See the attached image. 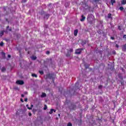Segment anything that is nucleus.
Instances as JSON below:
<instances>
[{"label": "nucleus", "mask_w": 126, "mask_h": 126, "mask_svg": "<svg viewBox=\"0 0 126 126\" xmlns=\"http://www.w3.org/2000/svg\"><path fill=\"white\" fill-rule=\"evenodd\" d=\"M94 20V16H93V14H90L88 16L87 20L88 22H89L90 23H91V22H92V21H93Z\"/></svg>", "instance_id": "f257e3e1"}, {"label": "nucleus", "mask_w": 126, "mask_h": 126, "mask_svg": "<svg viewBox=\"0 0 126 126\" xmlns=\"http://www.w3.org/2000/svg\"><path fill=\"white\" fill-rule=\"evenodd\" d=\"M16 83L19 85H23V84H24V81L22 80H18L16 82Z\"/></svg>", "instance_id": "f03ea898"}, {"label": "nucleus", "mask_w": 126, "mask_h": 126, "mask_svg": "<svg viewBox=\"0 0 126 126\" xmlns=\"http://www.w3.org/2000/svg\"><path fill=\"white\" fill-rule=\"evenodd\" d=\"M82 50H83L82 49H77L75 51V54H76L77 55H79L81 53Z\"/></svg>", "instance_id": "7ed1b4c3"}, {"label": "nucleus", "mask_w": 126, "mask_h": 126, "mask_svg": "<svg viewBox=\"0 0 126 126\" xmlns=\"http://www.w3.org/2000/svg\"><path fill=\"white\" fill-rule=\"evenodd\" d=\"M86 17L83 16V15H82V18L80 19V21H82V22H83L85 20Z\"/></svg>", "instance_id": "20e7f679"}, {"label": "nucleus", "mask_w": 126, "mask_h": 126, "mask_svg": "<svg viewBox=\"0 0 126 126\" xmlns=\"http://www.w3.org/2000/svg\"><path fill=\"white\" fill-rule=\"evenodd\" d=\"M78 33V30H75L74 31V36H77V34Z\"/></svg>", "instance_id": "39448f33"}, {"label": "nucleus", "mask_w": 126, "mask_h": 126, "mask_svg": "<svg viewBox=\"0 0 126 126\" xmlns=\"http://www.w3.org/2000/svg\"><path fill=\"white\" fill-rule=\"evenodd\" d=\"M47 96V94L45 93H42V94L40 95L41 98H44V97H46Z\"/></svg>", "instance_id": "423d86ee"}, {"label": "nucleus", "mask_w": 126, "mask_h": 126, "mask_svg": "<svg viewBox=\"0 0 126 126\" xmlns=\"http://www.w3.org/2000/svg\"><path fill=\"white\" fill-rule=\"evenodd\" d=\"M122 50H123V51H126V44H125V45H124L123 46Z\"/></svg>", "instance_id": "0eeeda50"}, {"label": "nucleus", "mask_w": 126, "mask_h": 126, "mask_svg": "<svg viewBox=\"0 0 126 126\" xmlns=\"http://www.w3.org/2000/svg\"><path fill=\"white\" fill-rule=\"evenodd\" d=\"M121 4H122L123 5H124L125 4H126V0H123L121 1Z\"/></svg>", "instance_id": "6e6552de"}, {"label": "nucleus", "mask_w": 126, "mask_h": 126, "mask_svg": "<svg viewBox=\"0 0 126 126\" xmlns=\"http://www.w3.org/2000/svg\"><path fill=\"white\" fill-rule=\"evenodd\" d=\"M54 112L55 113L56 110H55L53 109H52L50 110V112H49V114H50L51 115V114H53V112Z\"/></svg>", "instance_id": "1a4fd4ad"}, {"label": "nucleus", "mask_w": 126, "mask_h": 126, "mask_svg": "<svg viewBox=\"0 0 126 126\" xmlns=\"http://www.w3.org/2000/svg\"><path fill=\"white\" fill-rule=\"evenodd\" d=\"M50 15L49 14H46L44 16L45 19H48L49 18Z\"/></svg>", "instance_id": "9d476101"}, {"label": "nucleus", "mask_w": 126, "mask_h": 126, "mask_svg": "<svg viewBox=\"0 0 126 126\" xmlns=\"http://www.w3.org/2000/svg\"><path fill=\"white\" fill-rule=\"evenodd\" d=\"M1 70L2 72H3L5 71V70H6V69L5 68V67H2Z\"/></svg>", "instance_id": "9b49d317"}, {"label": "nucleus", "mask_w": 126, "mask_h": 126, "mask_svg": "<svg viewBox=\"0 0 126 126\" xmlns=\"http://www.w3.org/2000/svg\"><path fill=\"white\" fill-rule=\"evenodd\" d=\"M4 33V31H1V32H0V36H2V35H3Z\"/></svg>", "instance_id": "f8f14e48"}, {"label": "nucleus", "mask_w": 126, "mask_h": 126, "mask_svg": "<svg viewBox=\"0 0 126 126\" xmlns=\"http://www.w3.org/2000/svg\"><path fill=\"white\" fill-rule=\"evenodd\" d=\"M33 104H31V107H28V109L29 110H32V108H33Z\"/></svg>", "instance_id": "ddd939ff"}, {"label": "nucleus", "mask_w": 126, "mask_h": 126, "mask_svg": "<svg viewBox=\"0 0 126 126\" xmlns=\"http://www.w3.org/2000/svg\"><path fill=\"white\" fill-rule=\"evenodd\" d=\"M31 59H32V60L35 61V60H36V59H37V57H36L35 56H32L31 57Z\"/></svg>", "instance_id": "4468645a"}, {"label": "nucleus", "mask_w": 126, "mask_h": 126, "mask_svg": "<svg viewBox=\"0 0 126 126\" xmlns=\"http://www.w3.org/2000/svg\"><path fill=\"white\" fill-rule=\"evenodd\" d=\"M115 2H116V0H111V4H112V5H114V3H115Z\"/></svg>", "instance_id": "2eb2a0df"}, {"label": "nucleus", "mask_w": 126, "mask_h": 126, "mask_svg": "<svg viewBox=\"0 0 126 126\" xmlns=\"http://www.w3.org/2000/svg\"><path fill=\"white\" fill-rule=\"evenodd\" d=\"M108 18H112V14L111 13H109L108 15Z\"/></svg>", "instance_id": "dca6fc26"}, {"label": "nucleus", "mask_w": 126, "mask_h": 126, "mask_svg": "<svg viewBox=\"0 0 126 126\" xmlns=\"http://www.w3.org/2000/svg\"><path fill=\"white\" fill-rule=\"evenodd\" d=\"M32 76L33 77H35V78L37 77V75L35 74H32Z\"/></svg>", "instance_id": "f3484780"}, {"label": "nucleus", "mask_w": 126, "mask_h": 126, "mask_svg": "<svg viewBox=\"0 0 126 126\" xmlns=\"http://www.w3.org/2000/svg\"><path fill=\"white\" fill-rule=\"evenodd\" d=\"M73 52V50L72 49H70L69 51H68V53H72Z\"/></svg>", "instance_id": "a211bd4d"}, {"label": "nucleus", "mask_w": 126, "mask_h": 126, "mask_svg": "<svg viewBox=\"0 0 126 126\" xmlns=\"http://www.w3.org/2000/svg\"><path fill=\"white\" fill-rule=\"evenodd\" d=\"M119 9H120L121 11L124 10V7L123 6L120 7Z\"/></svg>", "instance_id": "6ab92c4d"}, {"label": "nucleus", "mask_w": 126, "mask_h": 126, "mask_svg": "<svg viewBox=\"0 0 126 126\" xmlns=\"http://www.w3.org/2000/svg\"><path fill=\"white\" fill-rule=\"evenodd\" d=\"M39 72L41 75L44 74V71H39Z\"/></svg>", "instance_id": "aec40b11"}, {"label": "nucleus", "mask_w": 126, "mask_h": 126, "mask_svg": "<svg viewBox=\"0 0 126 126\" xmlns=\"http://www.w3.org/2000/svg\"><path fill=\"white\" fill-rule=\"evenodd\" d=\"M0 46L1 47H2V46H3V42H1L0 43Z\"/></svg>", "instance_id": "412c9836"}, {"label": "nucleus", "mask_w": 126, "mask_h": 126, "mask_svg": "<svg viewBox=\"0 0 126 126\" xmlns=\"http://www.w3.org/2000/svg\"><path fill=\"white\" fill-rule=\"evenodd\" d=\"M67 126H72V124H71L70 123H68Z\"/></svg>", "instance_id": "4be33fe9"}, {"label": "nucleus", "mask_w": 126, "mask_h": 126, "mask_svg": "<svg viewBox=\"0 0 126 126\" xmlns=\"http://www.w3.org/2000/svg\"><path fill=\"white\" fill-rule=\"evenodd\" d=\"M43 110H47V105H44V107L43 108Z\"/></svg>", "instance_id": "5701e85b"}, {"label": "nucleus", "mask_w": 126, "mask_h": 126, "mask_svg": "<svg viewBox=\"0 0 126 126\" xmlns=\"http://www.w3.org/2000/svg\"><path fill=\"white\" fill-rule=\"evenodd\" d=\"M27 1V0H22V2H26Z\"/></svg>", "instance_id": "b1692460"}, {"label": "nucleus", "mask_w": 126, "mask_h": 126, "mask_svg": "<svg viewBox=\"0 0 126 126\" xmlns=\"http://www.w3.org/2000/svg\"><path fill=\"white\" fill-rule=\"evenodd\" d=\"M118 29L119 30H122V28L121 27V26H119Z\"/></svg>", "instance_id": "393cba45"}, {"label": "nucleus", "mask_w": 126, "mask_h": 126, "mask_svg": "<svg viewBox=\"0 0 126 126\" xmlns=\"http://www.w3.org/2000/svg\"><path fill=\"white\" fill-rule=\"evenodd\" d=\"M28 101V99L27 98H25V101L27 102Z\"/></svg>", "instance_id": "a878e982"}, {"label": "nucleus", "mask_w": 126, "mask_h": 126, "mask_svg": "<svg viewBox=\"0 0 126 126\" xmlns=\"http://www.w3.org/2000/svg\"><path fill=\"white\" fill-rule=\"evenodd\" d=\"M50 54V51H46V54L49 55Z\"/></svg>", "instance_id": "bb28decb"}, {"label": "nucleus", "mask_w": 126, "mask_h": 126, "mask_svg": "<svg viewBox=\"0 0 126 126\" xmlns=\"http://www.w3.org/2000/svg\"><path fill=\"white\" fill-rule=\"evenodd\" d=\"M98 88H99V89H101V88H102V86H98Z\"/></svg>", "instance_id": "cd10ccee"}, {"label": "nucleus", "mask_w": 126, "mask_h": 126, "mask_svg": "<svg viewBox=\"0 0 126 126\" xmlns=\"http://www.w3.org/2000/svg\"><path fill=\"white\" fill-rule=\"evenodd\" d=\"M11 56H10V55H8V58H9V59H10V58H11Z\"/></svg>", "instance_id": "c85d7f7f"}, {"label": "nucleus", "mask_w": 126, "mask_h": 126, "mask_svg": "<svg viewBox=\"0 0 126 126\" xmlns=\"http://www.w3.org/2000/svg\"><path fill=\"white\" fill-rule=\"evenodd\" d=\"M21 102H22L23 103V102H24V101L23 100V99L21 98Z\"/></svg>", "instance_id": "c756f323"}, {"label": "nucleus", "mask_w": 126, "mask_h": 126, "mask_svg": "<svg viewBox=\"0 0 126 126\" xmlns=\"http://www.w3.org/2000/svg\"><path fill=\"white\" fill-rule=\"evenodd\" d=\"M29 116H30V117L32 116V114H31V113H29Z\"/></svg>", "instance_id": "7c9ffc66"}, {"label": "nucleus", "mask_w": 126, "mask_h": 126, "mask_svg": "<svg viewBox=\"0 0 126 126\" xmlns=\"http://www.w3.org/2000/svg\"><path fill=\"white\" fill-rule=\"evenodd\" d=\"M116 48H119V45L118 44H116Z\"/></svg>", "instance_id": "2f4dec72"}, {"label": "nucleus", "mask_w": 126, "mask_h": 126, "mask_svg": "<svg viewBox=\"0 0 126 126\" xmlns=\"http://www.w3.org/2000/svg\"><path fill=\"white\" fill-rule=\"evenodd\" d=\"M111 39H112V40H114V39H115V38H114V37H111Z\"/></svg>", "instance_id": "473e14b6"}, {"label": "nucleus", "mask_w": 126, "mask_h": 126, "mask_svg": "<svg viewBox=\"0 0 126 126\" xmlns=\"http://www.w3.org/2000/svg\"><path fill=\"white\" fill-rule=\"evenodd\" d=\"M21 97H24V94H21Z\"/></svg>", "instance_id": "72a5a7b5"}, {"label": "nucleus", "mask_w": 126, "mask_h": 126, "mask_svg": "<svg viewBox=\"0 0 126 126\" xmlns=\"http://www.w3.org/2000/svg\"><path fill=\"white\" fill-rule=\"evenodd\" d=\"M114 67H113L112 68H111V70H113V69H114Z\"/></svg>", "instance_id": "f704fd0d"}, {"label": "nucleus", "mask_w": 126, "mask_h": 126, "mask_svg": "<svg viewBox=\"0 0 126 126\" xmlns=\"http://www.w3.org/2000/svg\"><path fill=\"white\" fill-rule=\"evenodd\" d=\"M26 106H27V107L28 108V107H29V105L28 104H27Z\"/></svg>", "instance_id": "c9c22d12"}, {"label": "nucleus", "mask_w": 126, "mask_h": 126, "mask_svg": "<svg viewBox=\"0 0 126 126\" xmlns=\"http://www.w3.org/2000/svg\"><path fill=\"white\" fill-rule=\"evenodd\" d=\"M8 28H9V27L7 26V29H8Z\"/></svg>", "instance_id": "e433bc0d"}, {"label": "nucleus", "mask_w": 126, "mask_h": 126, "mask_svg": "<svg viewBox=\"0 0 126 126\" xmlns=\"http://www.w3.org/2000/svg\"><path fill=\"white\" fill-rule=\"evenodd\" d=\"M114 54H116V51L113 52Z\"/></svg>", "instance_id": "4c0bfd02"}, {"label": "nucleus", "mask_w": 126, "mask_h": 126, "mask_svg": "<svg viewBox=\"0 0 126 126\" xmlns=\"http://www.w3.org/2000/svg\"><path fill=\"white\" fill-rule=\"evenodd\" d=\"M9 31H11V29H9Z\"/></svg>", "instance_id": "58836bf2"}, {"label": "nucleus", "mask_w": 126, "mask_h": 126, "mask_svg": "<svg viewBox=\"0 0 126 126\" xmlns=\"http://www.w3.org/2000/svg\"><path fill=\"white\" fill-rule=\"evenodd\" d=\"M25 94H27V92L25 93Z\"/></svg>", "instance_id": "ea45409f"}, {"label": "nucleus", "mask_w": 126, "mask_h": 126, "mask_svg": "<svg viewBox=\"0 0 126 126\" xmlns=\"http://www.w3.org/2000/svg\"><path fill=\"white\" fill-rule=\"evenodd\" d=\"M59 116H61V115H60V114H59Z\"/></svg>", "instance_id": "a19ab883"}]
</instances>
